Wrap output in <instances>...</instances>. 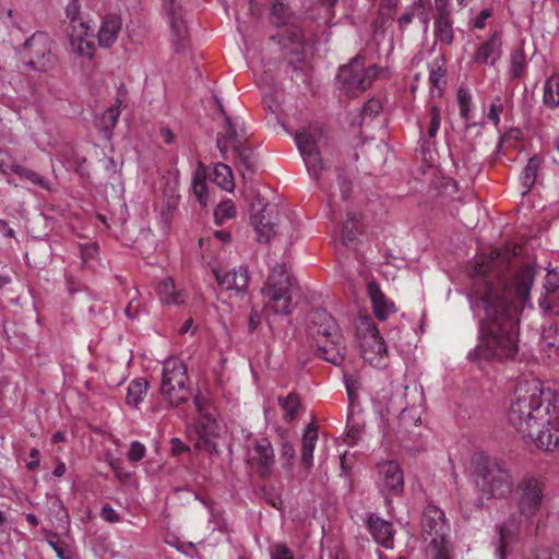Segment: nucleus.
Wrapping results in <instances>:
<instances>
[{
    "mask_svg": "<svg viewBox=\"0 0 559 559\" xmlns=\"http://www.w3.org/2000/svg\"><path fill=\"white\" fill-rule=\"evenodd\" d=\"M515 257V247L495 249L479 255L471 271V304L484 312L471 360L511 359L519 352L520 313L530 297L535 269L524 265L509 277Z\"/></svg>",
    "mask_w": 559,
    "mask_h": 559,
    "instance_id": "1",
    "label": "nucleus"
},
{
    "mask_svg": "<svg viewBox=\"0 0 559 559\" xmlns=\"http://www.w3.org/2000/svg\"><path fill=\"white\" fill-rule=\"evenodd\" d=\"M508 418L519 433L538 448L559 450V394L537 379L518 383Z\"/></svg>",
    "mask_w": 559,
    "mask_h": 559,
    "instance_id": "2",
    "label": "nucleus"
},
{
    "mask_svg": "<svg viewBox=\"0 0 559 559\" xmlns=\"http://www.w3.org/2000/svg\"><path fill=\"white\" fill-rule=\"evenodd\" d=\"M473 475L478 490L487 499H502L511 495L514 479L508 464L501 459L477 453L472 459Z\"/></svg>",
    "mask_w": 559,
    "mask_h": 559,
    "instance_id": "3",
    "label": "nucleus"
},
{
    "mask_svg": "<svg viewBox=\"0 0 559 559\" xmlns=\"http://www.w3.org/2000/svg\"><path fill=\"white\" fill-rule=\"evenodd\" d=\"M296 289L285 265H276L262 288L265 305L275 314L288 316L293 311V293Z\"/></svg>",
    "mask_w": 559,
    "mask_h": 559,
    "instance_id": "4",
    "label": "nucleus"
},
{
    "mask_svg": "<svg viewBox=\"0 0 559 559\" xmlns=\"http://www.w3.org/2000/svg\"><path fill=\"white\" fill-rule=\"evenodd\" d=\"M516 509L521 518L536 516L546 499L547 480L544 476L525 474L515 485Z\"/></svg>",
    "mask_w": 559,
    "mask_h": 559,
    "instance_id": "5",
    "label": "nucleus"
},
{
    "mask_svg": "<svg viewBox=\"0 0 559 559\" xmlns=\"http://www.w3.org/2000/svg\"><path fill=\"white\" fill-rule=\"evenodd\" d=\"M188 380L182 360L171 357L164 361L159 392L170 406H179L189 400Z\"/></svg>",
    "mask_w": 559,
    "mask_h": 559,
    "instance_id": "6",
    "label": "nucleus"
},
{
    "mask_svg": "<svg viewBox=\"0 0 559 559\" xmlns=\"http://www.w3.org/2000/svg\"><path fill=\"white\" fill-rule=\"evenodd\" d=\"M52 40L43 32L33 34L23 44L20 53L24 63L37 71L47 72L57 63V58L51 51Z\"/></svg>",
    "mask_w": 559,
    "mask_h": 559,
    "instance_id": "7",
    "label": "nucleus"
},
{
    "mask_svg": "<svg viewBox=\"0 0 559 559\" xmlns=\"http://www.w3.org/2000/svg\"><path fill=\"white\" fill-rule=\"evenodd\" d=\"M250 222L257 233L259 242L267 243L276 234L278 211L275 204H270L260 194L253 198L250 209Z\"/></svg>",
    "mask_w": 559,
    "mask_h": 559,
    "instance_id": "8",
    "label": "nucleus"
},
{
    "mask_svg": "<svg viewBox=\"0 0 559 559\" xmlns=\"http://www.w3.org/2000/svg\"><path fill=\"white\" fill-rule=\"evenodd\" d=\"M321 138L322 131L319 128L304 129L295 135V141L307 169L316 180H319V173L323 169L318 147Z\"/></svg>",
    "mask_w": 559,
    "mask_h": 559,
    "instance_id": "9",
    "label": "nucleus"
},
{
    "mask_svg": "<svg viewBox=\"0 0 559 559\" xmlns=\"http://www.w3.org/2000/svg\"><path fill=\"white\" fill-rule=\"evenodd\" d=\"M247 462L260 478H270L275 466V455L271 441L267 438L257 440L249 451Z\"/></svg>",
    "mask_w": 559,
    "mask_h": 559,
    "instance_id": "10",
    "label": "nucleus"
},
{
    "mask_svg": "<svg viewBox=\"0 0 559 559\" xmlns=\"http://www.w3.org/2000/svg\"><path fill=\"white\" fill-rule=\"evenodd\" d=\"M270 39H277L282 50L289 57V63L304 61L305 36L304 31L298 25L292 24L281 33L272 35Z\"/></svg>",
    "mask_w": 559,
    "mask_h": 559,
    "instance_id": "11",
    "label": "nucleus"
},
{
    "mask_svg": "<svg viewBox=\"0 0 559 559\" xmlns=\"http://www.w3.org/2000/svg\"><path fill=\"white\" fill-rule=\"evenodd\" d=\"M336 80L346 94L356 95L369 87L368 79H364V61L354 59L349 64L340 68Z\"/></svg>",
    "mask_w": 559,
    "mask_h": 559,
    "instance_id": "12",
    "label": "nucleus"
},
{
    "mask_svg": "<svg viewBox=\"0 0 559 559\" xmlns=\"http://www.w3.org/2000/svg\"><path fill=\"white\" fill-rule=\"evenodd\" d=\"M307 333L316 346L332 334L340 333V330L329 312L323 309H314L309 313Z\"/></svg>",
    "mask_w": 559,
    "mask_h": 559,
    "instance_id": "13",
    "label": "nucleus"
},
{
    "mask_svg": "<svg viewBox=\"0 0 559 559\" xmlns=\"http://www.w3.org/2000/svg\"><path fill=\"white\" fill-rule=\"evenodd\" d=\"M421 527L426 535L432 537L431 543L435 545H437L438 538L442 544L449 531L443 511L433 504H428L424 509Z\"/></svg>",
    "mask_w": 559,
    "mask_h": 559,
    "instance_id": "14",
    "label": "nucleus"
},
{
    "mask_svg": "<svg viewBox=\"0 0 559 559\" xmlns=\"http://www.w3.org/2000/svg\"><path fill=\"white\" fill-rule=\"evenodd\" d=\"M163 2L170 20L176 49H183L187 46L188 31L183 20L181 7L176 4V0H163Z\"/></svg>",
    "mask_w": 559,
    "mask_h": 559,
    "instance_id": "15",
    "label": "nucleus"
},
{
    "mask_svg": "<svg viewBox=\"0 0 559 559\" xmlns=\"http://www.w3.org/2000/svg\"><path fill=\"white\" fill-rule=\"evenodd\" d=\"M319 356L335 365L340 366L345 359L346 347L341 333L332 334L325 341L316 345Z\"/></svg>",
    "mask_w": 559,
    "mask_h": 559,
    "instance_id": "16",
    "label": "nucleus"
},
{
    "mask_svg": "<svg viewBox=\"0 0 559 559\" xmlns=\"http://www.w3.org/2000/svg\"><path fill=\"white\" fill-rule=\"evenodd\" d=\"M367 527L373 539L386 549L394 546V530L391 522L371 513L367 519Z\"/></svg>",
    "mask_w": 559,
    "mask_h": 559,
    "instance_id": "17",
    "label": "nucleus"
},
{
    "mask_svg": "<svg viewBox=\"0 0 559 559\" xmlns=\"http://www.w3.org/2000/svg\"><path fill=\"white\" fill-rule=\"evenodd\" d=\"M502 53V39L500 32H493L491 36L480 44L474 53V62L477 64L495 66Z\"/></svg>",
    "mask_w": 559,
    "mask_h": 559,
    "instance_id": "18",
    "label": "nucleus"
},
{
    "mask_svg": "<svg viewBox=\"0 0 559 559\" xmlns=\"http://www.w3.org/2000/svg\"><path fill=\"white\" fill-rule=\"evenodd\" d=\"M367 293L371 300L373 313L380 321H384L396 311L395 305L380 289V286L371 281L367 284Z\"/></svg>",
    "mask_w": 559,
    "mask_h": 559,
    "instance_id": "19",
    "label": "nucleus"
},
{
    "mask_svg": "<svg viewBox=\"0 0 559 559\" xmlns=\"http://www.w3.org/2000/svg\"><path fill=\"white\" fill-rule=\"evenodd\" d=\"M321 171L319 173V175ZM335 180L329 185V187L321 181V177L319 176V186L326 190L329 193V202L332 206L336 203V199L340 198L342 201H347L353 190L352 180L346 176L343 170H337L335 173Z\"/></svg>",
    "mask_w": 559,
    "mask_h": 559,
    "instance_id": "20",
    "label": "nucleus"
},
{
    "mask_svg": "<svg viewBox=\"0 0 559 559\" xmlns=\"http://www.w3.org/2000/svg\"><path fill=\"white\" fill-rule=\"evenodd\" d=\"M213 274L217 283L226 290H235L236 293H243L249 284V274L246 267L239 270H231L225 272L223 275L219 270H213Z\"/></svg>",
    "mask_w": 559,
    "mask_h": 559,
    "instance_id": "21",
    "label": "nucleus"
},
{
    "mask_svg": "<svg viewBox=\"0 0 559 559\" xmlns=\"http://www.w3.org/2000/svg\"><path fill=\"white\" fill-rule=\"evenodd\" d=\"M379 472L384 487L392 495H397L403 490L404 477L400 465L393 461H386L379 465Z\"/></svg>",
    "mask_w": 559,
    "mask_h": 559,
    "instance_id": "22",
    "label": "nucleus"
},
{
    "mask_svg": "<svg viewBox=\"0 0 559 559\" xmlns=\"http://www.w3.org/2000/svg\"><path fill=\"white\" fill-rule=\"evenodd\" d=\"M122 27V20L118 14H107L103 17L102 25L97 33L100 47L109 48L117 40Z\"/></svg>",
    "mask_w": 559,
    "mask_h": 559,
    "instance_id": "23",
    "label": "nucleus"
},
{
    "mask_svg": "<svg viewBox=\"0 0 559 559\" xmlns=\"http://www.w3.org/2000/svg\"><path fill=\"white\" fill-rule=\"evenodd\" d=\"M80 31L75 35L73 32L70 35V48L71 51L81 57H86L91 59L95 51V46L93 41L85 38L88 36L90 31L92 29L87 23L80 22Z\"/></svg>",
    "mask_w": 559,
    "mask_h": 559,
    "instance_id": "24",
    "label": "nucleus"
},
{
    "mask_svg": "<svg viewBox=\"0 0 559 559\" xmlns=\"http://www.w3.org/2000/svg\"><path fill=\"white\" fill-rule=\"evenodd\" d=\"M361 323L365 325L366 335L362 338L361 346H369L372 352L382 356L386 354V345L383 337L380 335V332L376 324L372 322V319L368 316L361 318Z\"/></svg>",
    "mask_w": 559,
    "mask_h": 559,
    "instance_id": "25",
    "label": "nucleus"
},
{
    "mask_svg": "<svg viewBox=\"0 0 559 559\" xmlns=\"http://www.w3.org/2000/svg\"><path fill=\"white\" fill-rule=\"evenodd\" d=\"M234 123L229 117H226L225 132H218L216 136V145L224 158H227L228 151L242 144Z\"/></svg>",
    "mask_w": 559,
    "mask_h": 559,
    "instance_id": "26",
    "label": "nucleus"
},
{
    "mask_svg": "<svg viewBox=\"0 0 559 559\" xmlns=\"http://www.w3.org/2000/svg\"><path fill=\"white\" fill-rule=\"evenodd\" d=\"M317 440L318 429L313 424H309L304 430L301 440L300 464L306 468H310L313 464V451Z\"/></svg>",
    "mask_w": 559,
    "mask_h": 559,
    "instance_id": "27",
    "label": "nucleus"
},
{
    "mask_svg": "<svg viewBox=\"0 0 559 559\" xmlns=\"http://www.w3.org/2000/svg\"><path fill=\"white\" fill-rule=\"evenodd\" d=\"M445 58L439 56L435 59L430 67L429 72V83L432 92L436 90L438 92V96L442 95L443 88L447 85V69H445Z\"/></svg>",
    "mask_w": 559,
    "mask_h": 559,
    "instance_id": "28",
    "label": "nucleus"
},
{
    "mask_svg": "<svg viewBox=\"0 0 559 559\" xmlns=\"http://www.w3.org/2000/svg\"><path fill=\"white\" fill-rule=\"evenodd\" d=\"M231 152L234 153L235 159L238 163V167L241 168L243 177L246 176L245 171H248L249 174L254 173L257 159L252 148L247 143L243 142L242 144L233 148Z\"/></svg>",
    "mask_w": 559,
    "mask_h": 559,
    "instance_id": "29",
    "label": "nucleus"
},
{
    "mask_svg": "<svg viewBox=\"0 0 559 559\" xmlns=\"http://www.w3.org/2000/svg\"><path fill=\"white\" fill-rule=\"evenodd\" d=\"M362 233L361 217L355 213H348L347 219L343 225L341 240L345 246L352 245L358 235Z\"/></svg>",
    "mask_w": 559,
    "mask_h": 559,
    "instance_id": "30",
    "label": "nucleus"
},
{
    "mask_svg": "<svg viewBox=\"0 0 559 559\" xmlns=\"http://www.w3.org/2000/svg\"><path fill=\"white\" fill-rule=\"evenodd\" d=\"M433 33L436 40L447 46L452 45L454 32L451 16H436Z\"/></svg>",
    "mask_w": 559,
    "mask_h": 559,
    "instance_id": "31",
    "label": "nucleus"
},
{
    "mask_svg": "<svg viewBox=\"0 0 559 559\" xmlns=\"http://www.w3.org/2000/svg\"><path fill=\"white\" fill-rule=\"evenodd\" d=\"M277 403L284 411V420L286 423H293L296 419L298 409L301 406L300 396L296 392H292L287 396H278Z\"/></svg>",
    "mask_w": 559,
    "mask_h": 559,
    "instance_id": "32",
    "label": "nucleus"
},
{
    "mask_svg": "<svg viewBox=\"0 0 559 559\" xmlns=\"http://www.w3.org/2000/svg\"><path fill=\"white\" fill-rule=\"evenodd\" d=\"M148 388V381L144 378L134 379L128 386L126 402L128 405L138 407L143 401Z\"/></svg>",
    "mask_w": 559,
    "mask_h": 559,
    "instance_id": "33",
    "label": "nucleus"
},
{
    "mask_svg": "<svg viewBox=\"0 0 559 559\" xmlns=\"http://www.w3.org/2000/svg\"><path fill=\"white\" fill-rule=\"evenodd\" d=\"M212 180L225 191L230 192L235 188L231 168L224 163L215 165Z\"/></svg>",
    "mask_w": 559,
    "mask_h": 559,
    "instance_id": "34",
    "label": "nucleus"
},
{
    "mask_svg": "<svg viewBox=\"0 0 559 559\" xmlns=\"http://www.w3.org/2000/svg\"><path fill=\"white\" fill-rule=\"evenodd\" d=\"M160 300L167 305H181L185 298L180 292L174 290V282L171 278L164 280L157 287Z\"/></svg>",
    "mask_w": 559,
    "mask_h": 559,
    "instance_id": "35",
    "label": "nucleus"
},
{
    "mask_svg": "<svg viewBox=\"0 0 559 559\" xmlns=\"http://www.w3.org/2000/svg\"><path fill=\"white\" fill-rule=\"evenodd\" d=\"M543 100L549 108L559 106V74H554L546 80Z\"/></svg>",
    "mask_w": 559,
    "mask_h": 559,
    "instance_id": "36",
    "label": "nucleus"
},
{
    "mask_svg": "<svg viewBox=\"0 0 559 559\" xmlns=\"http://www.w3.org/2000/svg\"><path fill=\"white\" fill-rule=\"evenodd\" d=\"M293 16L290 8L285 2H273L270 13L271 24L281 27L289 24Z\"/></svg>",
    "mask_w": 559,
    "mask_h": 559,
    "instance_id": "37",
    "label": "nucleus"
},
{
    "mask_svg": "<svg viewBox=\"0 0 559 559\" xmlns=\"http://www.w3.org/2000/svg\"><path fill=\"white\" fill-rule=\"evenodd\" d=\"M120 106L121 100L116 99V104L105 110L98 121V127L102 130L111 132L115 129L120 116Z\"/></svg>",
    "mask_w": 559,
    "mask_h": 559,
    "instance_id": "38",
    "label": "nucleus"
},
{
    "mask_svg": "<svg viewBox=\"0 0 559 559\" xmlns=\"http://www.w3.org/2000/svg\"><path fill=\"white\" fill-rule=\"evenodd\" d=\"M13 174L19 176L22 179L29 181L33 185H36L45 190H50V183L47 179H45L37 171L19 165L13 169Z\"/></svg>",
    "mask_w": 559,
    "mask_h": 559,
    "instance_id": "39",
    "label": "nucleus"
},
{
    "mask_svg": "<svg viewBox=\"0 0 559 559\" xmlns=\"http://www.w3.org/2000/svg\"><path fill=\"white\" fill-rule=\"evenodd\" d=\"M540 164L542 158L537 155H534L528 159L523 170V186L525 188V192L534 186Z\"/></svg>",
    "mask_w": 559,
    "mask_h": 559,
    "instance_id": "40",
    "label": "nucleus"
},
{
    "mask_svg": "<svg viewBox=\"0 0 559 559\" xmlns=\"http://www.w3.org/2000/svg\"><path fill=\"white\" fill-rule=\"evenodd\" d=\"M544 349L559 354V323L544 329L542 335Z\"/></svg>",
    "mask_w": 559,
    "mask_h": 559,
    "instance_id": "41",
    "label": "nucleus"
},
{
    "mask_svg": "<svg viewBox=\"0 0 559 559\" xmlns=\"http://www.w3.org/2000/svg\"><path fill=\"white\" fill-rule=\"evenodd\" d=\"M526 68V56L522 48H518L511 52L510 75L513 79L523 76Z\"/></svg>",
    "mask_w": 559,
    "mask_h": 559,
    "instance_id": "42",
    "label": "nucleus"
},
{
    "mask_svg": "<svg viewBox=\"0 0 559 559\" xmlns=\"http://www.w3.org/2000/svg\"><path fill=\"white\" fill-rule=\"evenodd\" d=\"M192 190L202 206H206L207 201V187L203 171H195L193 176Z\"/></svg>",
    "mask_w": 559,
    "mask_h": 559,
    "instance_id": "43",
    "label": "nucleus"
},
{
    "mask_svg": "<svg viewBox=\"0 0 559 559\" xmlns=\"http://www.w3.org/2000/svg\"><path fill=\"white\" fill-rule=\"evenodd\" d=\"M236 215V206L231 200L221 202L215 211L214 217L217 225H222L225 219L233 218Z\"/></svg>",
    "mask_w": 559,
    "mask_h": 559,
    "instance_id": "44",
    "label": "nucleus"
},
{
    "mask_svg": "<svg viewBox=\"0 0 559 559\" xmlns=\"http://www.w3.org/2000/svg\"><path fill=\"white\" fill-rule=\"evenodd\" d=\"M99 247L97 242H87L80 245L82 266L90 267L91 262L97 259Z\"/></svg>",
    "mask_w": 559,
    "mask_h": 559,
    "instance_id": "45",
    "label": "nucleus"
},
{
    "mask_svg": "<svg viewBox=\"0 0 559 559\" xmlns=\"http://www.w3.org/2000/svg\"><path fill=\"white\" fill-rule=\"evenodd\" d=\"M282 465L286 469H292L295 461V449L289 441H284L281 447Z\"/></svg>",
    "mask_w": 559,
    "mask_h": 559,
    "instance_id": "46",
    "label": "nucleus"
},
{
    "mask_svg": "<svg viewBox=\"0 0 559 559\" xmlns=\"http://www.w3.org/2000/svg\"><path fill=\"white\" fill-rule=\"evenodd\" d=\"M540 306L559 314V288L545 293Z\"/></svg>",
    "mask_w": 559,
    "mask_h": 559,
    "instance_id": "47",
    "label": "nucleus"
},
{
    "mask_svg": "<svg viewBox=\"0 0 559 559\" xmlns=\"http://www.w3.org/2000/svg\"><path fill=\"white\" fill-rule=\"evenodd\" d=\"M429 116H430V122H429L427 134H428L429 139H435L437 135V132L440 128V121H441L439 107L431 106Z\"/></svg>",
    "mask_w": 559,
    "mask_h": 559,
    "instance_id": "48",
    "label": "nucleus"
},
{
    "mask_svg": "<svg viewBox=\"0 0 559 559\" xmlns=\"http://www.w3.org/2000/svg\"><path fill=\"white\" fill-rule=\"evenodd\" d=\"M16 166L14 157L7 150H0V171L2 174L13 173Z\"/></svg>",
    "mask_w": 559,
    "mask_h": 559,
    "instance_id": "49",
    "label": "nucleus"
},
{
    "mask_svg": "<svg viewBox=\"0 0 559 559\" xmlns=\"http://www.w3.org/2000/svg\"><path fill=\"white\" fill-rule=\"evenodd\" d=\"M382 109L381 100L378 98H371L366 102L361 109L362 117H373L379 114Z\"/></svg>",
    "mask_w": 559,
    "mask_h": 559,
    "instance_id": "50",
    "label": "nucleus"
},
{
    "mask_svg": "<svg viewBox=\"0 0 559 559\" xmlns=\"http://www.w3.org/2000/svg\"><path fill=\"white\" fill-rule=\"evenodd\" d=\"M344 379L349 403L353 404L358 395L359 383L356 378L349 374H345Z\"/></svg>",
    "mask_w": 559,
    "mask_h": 559,
    "instance_id": "51",
    "label": "nucleus"
},
{
    "mask_svg": "<svg viewBox=\"0 0 559 559\" xmlns=\"http://www.w3.org/2000/svg\"><path fill=\"white\" fill-rule=\"evenodd\" d=\"M459 103H460V115L463 119L468 120L469 119V112H471V96L467 92H464L463 90L459 91Z\"/></svg>",
    "mask_w": 559,
    "mask_h": 559,
    "instance_id": "52",
    "label": "nucleus"
},
{
    "mask_svg": "<svg viewBox=\"0 0 559 559\" xmlns=\"http://www.w3.org/2000/svg\"><path fill=\"white\" fill-rule=\"evenodd\" d=\"M99 516L107 523H118L121 518L118 512L108 503H105L99 512Z\"/></svg>",
    "mask_w": 559,
    "mask_h": 559,
    "instance_id": "53",
    "label": "nucleus"
},
{
    "mask_svg": "<svg viewBox=\"0 0 559 559\" xmlns=\"http://www.w3.org/2000/svg\"><path fill=\"white\" fill-rule=\"evenodd\" d=\"M145 448L139 441H133L130 445V449L127 453V457L131 462H139L144 457Z\"/></svg>",
    "mask_w": 559,
    "mask_h": 559,
    "instance_id": "54",
    "label": "nucleus"
},
{
    "mask_svg": "<svg viewBox=\"0 0 559 559\" xmlns=\"http://www.w3.org/2000/svg\"><path fill=\"white\" fill-rule=\"evenodd\" d=\"M262 322V310L252 308L248 319V332L254 333Z\"/></svg>",
    "mask_w": 559,
    "mask_h": 559,
    "instance_id": "55",
    "label": "nucleus"
},
{
    "mask_svg": "<svg viewBox=\"0 0 559 559\" xmlns=\"http://www.w3.org/2000/svg\"><path fill=\"white\" fill-rule=\"evenodd\" d=\"M503 111V105L499 97L495 99L488 111V119L498 126L500 122V114Z\"/></svg>",
    "mask_w": 559,
    "mask_h": 559,
    "instance_id": "56",
    "label": "nucleus"
},
{
    "mask_svg": "<svg viewBox=\"0 0 559 559\" xmlns=\"http://www.w3.org/2000/svg\"><path fill=\"white\" fill-rule=\"evenodd\" d=\"M525 559H559V555L550 548H537Z\"/></svg>",
    "mask_w": 559,
    "mask_h": 559,
    "instance_id": "57",
    "label": "nucleus"
},
{
    "mask_svg": "<svg viewBox=\"0 0 559 559\" xmlns=\"http://www.w3.org/2000/svg\"><path fill=\"white\" fill-rule=\"evenodd\" d=\"M79 10H80L79 0H71V2L67 5V9H66L67 16L70 19V21L72 23L73 32H75V28H76L75 23L81 22L78 19Z\"/></svg>",
    "mask_w": 559,
    "mask_h": 559,
    "instance_id": "58",
    "label": "nucleus"
},
{
    "mask_svg": "<svg viewBox=\"0 0 559 559\" xmlns=\"http://www.w3.org/2000/svg\"><path fill=\"white\" fill-rule=\"evenodd\" d=\"M272 559H294L292 550L285 544H278L271 552Z\"/></svg>",
    "mask_w": 559,
    "mask_h": 559,
    "instance_id": "59",
    "label": "nucleus"
},
{
    "mask_svg": "<svg viewBox=\"0 0 559 559\" xmlns=\"http://www.w3.org/2000/svg\"><path fill=\"white\" fill-rule=\"evenodd\" d=\"M261 496L273 508H275V509L282 508V504H283L282 498L276 493L270 492L265 487L261 488Z\"/></svg>",
    "mask_w": 559,
    "mask_h": 559,
    "instance_id": "60",
    "label": "nucleus"
},
{
    "mask_svg": "<svg viewBox=\"0 0 559 559\" xmlns=\"http://www.w3.org/2000/svg\"><path fill=\"white\" fill-rule=\"evenodd\" d=\"M545 293L552 289H559V273L556 271H549L545 277L544 284Z\"/></svg>",
    "mask_w": 559,
    "mask_h": 559,
    "instance_id": "61",
    "label": "nucleus"
},
{
    "mask_svg": "<svg viewBox=\"0 0 559 559\" xmlns=\"http://www.w3.org/2000/svg\"><path fill=\"white\" fill-rule=\"evenodd\" d=\"M399 0H381L379 5V11L383 15H391V19H394V11L397 7Z\"/></svg>",
    "mask_w": 559,
    "mask_h": 559,
    "instance_id": "62",
    "label": "nucleus"
},
{
    "mask_svg": "<svg viewBox=\"0 0 559 559\" xmlns=\"http://www.w3.org/2000/svg\"><path fill=\"white\" fill-rule=\"evenodd\" d=\"M492 15V12L490 9H484L481 10L478 15L475 17L473 22V26L475 28L481 29L486 25V21Z\"/></svg>",
    "mask_w": 559,
    "mask_h": 559,
    "instance_id": "63",
    "label": "nucleus"
},
{
    "mask_svg": "<svg viewBox=\"0 0 559 559\" xmlns=\"http://www.w3.org/2000/svg\"><path fill=\"white\" fill-rule=\"evenodd\" d=\"M499 536H500V545L498 547L499 555L501 559H503L506 555V543L509 537V531L503 525L498 527Z\"/></svg>",
    "mask_w": 559,
    "mask_h": 559,
    "instance_id": "64",
    "label": "nucleus"
}]
</instances>
